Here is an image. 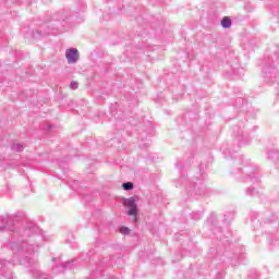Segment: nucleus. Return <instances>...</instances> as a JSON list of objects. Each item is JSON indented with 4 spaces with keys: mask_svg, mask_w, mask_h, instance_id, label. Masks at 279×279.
<instances>
[{
    "mask_svg": "<svg viewBox=\"0 0 279 279\" xmlns=\"http://www.w3.org/2000/svg\"><path fill=\"white\" fill-rule=\"evenodd\" d=\"M20 265H23V267H26L27 269H29V271H32V274H33V278L49 279L48 275L43 274L38 269V260L31 258L29 256H25L24 258H22L20 260Z\"/></svg>",
    "mask_w": 279,
    "mask_h": 279,
    "instance_id": "1",
    "label": "nucleus"
},
{
    "mask_svg": "<svg viewBox=\"0 0 279 279\" xmlns=\"http://www.w3.org/2000/svg\"><path fill=\"white\" fill-rule=\"evenodd\" d=\"M0 221L2 223V226H0V232H7V230L14 232V226L19 223L20 218L16 215L0 216Z\"/></svg>",
    "mask_w": 279,
    "mask_h": 279,
    "instance_id": "3",
    "label": "nucleus"
},
{
    "mask_svg": "<svg viewBox=\"0 0 279 279\" xmlns=\"http://www.w3.org/2000/svg\"><path fill=\"white\" fill-rule=\"evenodd\" d=\"M52 262H53V263H61V259L54 257V258H52Z\"/></svg>",
    "mask_w": 279,
    "mask_h": 279,
    "instance_id": "17",
    "label": "nucleus"
},
{
    "mask_svg": "<svg viewBox=\"0 0 279 279\" xmlns=\"http://www.w3.org/2000/svg\"><path fill=\"white\" fill-rule=\"evenodd\" d=\"M40 36H43V33L40 31L33 32V38H40Z\"/></svg>",
    "mask_w": 279,
    "mask_h": 279,
    "instance_id": "16",
    "label": "nucleus"
},
{
    "mask_svg": "<svg viewBox=\"0 0 279 279\" xmlns=\"http://www.w3.org/2000/svg\"><path fill=\"white\" fill-rule=\"evenodd\" d=\"M0 269H3V262L0 260Z\"/></svg>",
    "mask_w": 279,
    "mask_h": 279,
    "instance_id": "20",
    "label": "nucleus"
},
{
    "mask_svg": "<svg viewBox=\"0 0 279 279\" xmlns=\"http://www.w3.org/2000/svg\"><path fill=\"white\" fill-rule=\"evenodd\" d=\"M122 189H123L124 191H132V189H134V183H132V182H125V183L122 184Z\"/></svg>",
    "mask_w": 279,
    "mask_h": 279,
    "instance_id": "12",
    "label": "nucleus"
},
{
    "mask_svg": "<svg viewBox=\"0 0 279 279\" xmlns=\"http://www.w3.org/2000/svg\"><path fill=\"white\" fill-rule=\"evenodd\" d=\"M65 58L69 64H75L80 60V51L75 48H70L65 51Z\"/></svg>",
    "mask_w": 279,
    "mask_h": 279,
    "instance_id": "6",
    "label": "nucleus"
},
{
    "mask_svg": "<svg viewBox=\"0 0 279 279\" xmlns=\"http://www.w3.org/2000/svg\"><path fill=\"white\" fill-rule=\"evenodd\" d=\"M202 215L196 214V216H193L194 219H201Z\"/></svg>",
    "mask_w": 279,
    "mask_h": 279,
    "instance_id": "18",
    "label": "nucleus"
},
{
    "mask_svg": "<svg viewBox=\"0 0 279 279\" xmlns=\"http://www.w3.org/2000/svg\"><path fill=\"white\" fill-rule=\"evenodd\" d=\"M120 232H121V234L128 235V234H130V228L121 227Z\"/></svg>",
    "mask_w": 279,
    "mask_h": 279,
    "instance_id": "14",
    "label": "nucleus"
},
{
    "mask_svg": "<svg viewBox=\"0 0 279 279\" xmlns=\"http://www.w3.org/2000/svg\"><path fill=\"white\" fill-rule=\"evenodd\" d=\"M73 262H68L65 264L57 265L52 268L53 274H63V271H66V269H72Z\"/></svg>",
    "mask_w": 279,
    "mask_h": 279,
    "instance_id": "9",
    "label": "nucleus"
},
{
    "mask_svg": "<svg viewBox=\"0 0 279 279\" xmlns=\"http://www.w3.org/2000/svg\"><path fill=\"white\" fill-rule=\"evenodd\" d=\"M38 232H40V230L38 229V226H36L33 222H29L25 229L23 230V232H21V236L23 238H27V236H34V234H38Z\"/></svg>",
    "mask_w": 279,
    "mask_h": 279,
    "instance_id": "7",
    "label": "nucleus"
},
{
    "mask_svg": "<svg viewBox=\"0 0 279 279\" xmlns=\"http://www.w3.org/2000/svg\"><path fill=\"white\" fill-rule=\"evenodd\" d=\"M221 26L223 27V29H230V27H232V20H230V17L225 16L221 20Z\"/></svg>",
    "mask_w": 279,
    "mask_h": 279,
    "instance_id": "10",
    "label": "nucleus"
},
{
    "mask_svg": "<svg viewBox=\"0 0 279 279\" xmlns=\"http://www.w3.org/2000/svg\"><path fill=\"white\" fill-rule=\"evenodd\" d=\"M274 66H279V58L276 57L275 60H272V63H268L266 68H264L265 73V80L266 82H276V78L278 77V70Z\"/></svg>",
    "mask_w": 279,
    "mask_h": 279,
    "instance_id": "4",
    "label": "nucleus"
},
{
    "mask_svg": "<svg viewBox=\"0 0 279 279\" xmlns=\"http://www.w3.org/2000/svg\"><path fill=\"white\" fill-rule=\"evenodd\" d=\"M112 279H117V278H112Z\"/></svg>",
    "mask_w": 279,
    "mask_h": 279,
    "instance_id": "22",
    "label": "nucleus"
},
{
    "mask_svg": "<svg viewBox=\"0 0 279 279\" xmlns=\"http://www.w3.org/2000/svg\"><path fill=\"white\" fill-rule=\"evenodd\" d=\"M122 204L128 208L126 215L132 217L131 221L136 223V221H138V205L136 204V199L134 197L122 198Z\"/></svg>",
    "mask_w": 279,
    "mask_h": 279,
    "instance_id": "2",
    "label": "nucleus"
},
{
    "mask_svg": "<svg viewBox=\"0 0 279 279\" xmlns=\"http://www.w3.org/2000/svg\"><path fill=\"white\" fill-rule=\"evenodd\" d=\"M246 194L251 195L252 197H254V195H256V190L254 187H248L246 190Z\"/></svg>",
    "mask_w": 279,
    "mask_h": 279,
    "instance_id": "13",
    "label": "nucleus"
},
{
    "mask_svg": "<svg viewBox=\"0 0 279 279\" xmlns=\"http://www.w3.org/2000/svg\"><path fill=\"white\" fill-rule=\"evenodd\" d=\"M80 84L75 81L70 83V88H72V90H77Z\"/></svg>",
    "mask_w": 279,
    "mask_h": 279,
    "instance_id": "15",
    "label": "nucleus"
},
{
    "mask_svg": "<svg viewBox=\"0 0 279 279\" xmlns=\"http://www.w3.org/2000/svg\"><path fill=\"white\" fill-rule=\"evenodd\" d=\"M226 158H228V151H225Z\"/></svg>",
    "mask_w": 279,
    "mask_h": 279,
    "instance_id": "21",
    "label": "nucleus"
},
{
    "mask_svg": "<svg viewBox=\"0 0 279 279\" xmlns=\"http://www.w3.org/2000/svg\"><path fill=\"white\" fill-rule=\"evenodd\" d=\"M240 172L242 173V178L245 182H258V177H256V168L252 163H246L242 168H240Z\"/></svg>",
    "mask_w": 279,
    "mask_h": 279,
    "instance_id": "5",
    "label": "nucleus"
},
{
    "mask_svg": "<svg viewBox=\"0 0 279 279\" xmlns=\"http://www.w3.org/2000/svg\"><path fill=\"white\" fill-rule=\"evenodd\" d=\"M238 136H243V132H242V131H239V132H238Z\"/></svg>",
    "mask_w": 279,
    "mask_h": 279,
    "instance_id": "19",
    "label": "nucleus"
},
{
    "mask_svg": "<svg viewBox=\"0 0 279 279\" xmlns=\"http://www.w3.org/2000/svg\"><path fill=\"white\" fill-rule=\"evenodd\" d=\"M34 243L29 244L27 241L22 240L21 244L19 245V250L21 252H26V254H34Z\"/></svg>",
    "mask_w": 279,
    "mask_h": 279,
    "instance_id": "8",
    "label": "nucleus"
},
{
    "mask_svg": "<svg viewBox=\"0 0 279 279\" xmlns=\"http://www.w3.org/2000/svg\"><path fill=\"white\" fill-rule=\"evenodd\" d=\"M11 149L12 151H23L24 147L21 143H13Z\"/></svg>",
    "mask_w": 279,
    "mask_h": 279,
    "instance_id": "11",
    "label": "nucleus"
}]
</instances>
